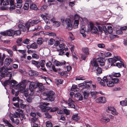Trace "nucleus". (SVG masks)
<instances>
[{
    "label": "nucleus",
    "instance_id": "64",
    "mask_svg": "<svg viewBox=\"0 0 127 127\" xmlns=\"http://www.w3.org/2000/svg\"><path fill=\"white\" fill-rule=\"evenodd\" d=\"M69 35H70V39L72 40H73L74 39V38L73 36V34L71 32H69Z\"/></svg>",
    "mask_w": 127,
    "mask_h": 127
},
{
    "label": "nucleus",
    "instance_id": "7",
    "mask_svg": "<svg viewBox=\"0 0 127 127\" xmlns=\"http://www.w3.org/2000/svg\"><path fill=\"white\" fill-rule=\"evenodd\" d=\"M40 22V21L39 20H29L25 24V26L28 31H29V28L30 27L33 26L34 25L38 24Z\"/></svg>",
    "mask_w": 127,
    "mask_h": 127
},
{
    "label": "nucleus",
    "instance_id": "15",
    "mask_svg": "<svg viewBox=\"0 0 127 127\" xmlns=\"http://www.w3.org/2000/svg\"><path fill=\"white\" fill-rule=\"evenodd\" d=\"M65 63L66 62L65 61H64L63 62H60L59 61L55 60L54 62V64L57 66L64 65L65 64Z\"/></svg>",
    "mask_w": 127,
    "mask_h": 127
},
{
    "label": "nucleus",
    "instance_id": "39",
    "mask_svg": "<svg viewBox=\"0 0 127 127\" xmlns=\"http://www.w3.org/2000/svg\"><path fill=\"white\" fill-rule=\"evenodd\" d=\"M59 47L60 48H61L59 49L60 51L61 52H63V51H64V45L63 44H59Z\"/></svg>",
    "mask_w": 127,
    "mask_h": 127
},
{
    "label": "nucleus",
    "instance_id": "52",
    "mask_svg": "<svg viewBox=\"0 0 127 127\" xmlns=\"http://www.w3.org/2000/svg\"><path fill=\"white\" fill-rule=\"evenodd\" d=\"M32 98L31 95H29L28 97L26 98L27 101L28 102H30L32 101Z\"/></svg>",
    "mask_w": 127,
    "mask_h": 127
},
{
    "label": "nucleus",
    "instance_id": "55",
    "mask_svg": "<svg viewBox=\"0 0 127 127\" xmlns=\"http://www.w3.org/2000/svg\"><path fill=\"white\" fill-rule=\"evenodd\" d=\"M30 40L29 39H26L23 41V43L25 44H28L29 43Z\"/></svg>",
    "mask_w": 127,
    "mask_h": 127
},
{
    "label": "nucleus",
    "instance_id": "17",
    "mask_svg": "<svg viewBox=\"0 0 127 127\" xmlns=\"http://www.w3.org/2000/svg\"><path fill=\"white\" fill-rule=\"evenodd\" d=\"M30 8L31 9L34 10H37L38 9L36 5L33 3H30Z\"/></svg>",
    "mask_w": 127,
    "mask_h": 127
},
{
    "label": "nucleus",
    "instance_id": "18",
    "mask_svg": "<svg viewBox=\"0 0 127 127\" xmlns=\"http://www.w3.org/2000/svg\"><path fill=\"white\" fill-rule=\"evenodd\" d=\"M11 75L10 74V77H9V79L6 80L3 82V85L4 86H6L7 85H9L10 84V80H9L11 79Z\"/></svg>",
    "mask_w": 127,
    "mask_h": 127
},
{
    "label": "nucleus",
    "instance_id": "63",
    "mask_svg": "<svg viewBox=\"0 0 127 127\" xmlns=\"http://www.w3.org/2000/svg\"><path fill=\"white\" fill-rule=\"evenodd\" d=\"M77 85H76L75 84L73 85L71 89V90L72 91H73L74 90L76 89V88H77Z\"/></svg>",
    "mask_w": 127,
    "mask_h": 127
},
{
    "label": "nucleus",
    "instance_id": "33",
    "mask_svg": "<svg viewBox=\"0 0 127 127\" xmlns=\"http://www.w3.org/2000/svg\"><path fill=\"white\" fill-rule=\"evenodd\" d=\"M22 38L18 39L16 41L17 45L19 46H21L22 44Z\"/></svg>",
    "mask_w": 127,
    "mask_h": 127
},
{
    "label": "nucleus",
    "instance_id": "16",
    "mask_svg": "<svg viewBox=\"0 0 127 127\" xmlns=\"http://www.w3.org/2000/svg\"><path fill=\"white\" fill-rule=\"evenodd\" d=\"M120 63H116V66L119 68H121L122 66L125 68L126 66L125 65L124 63L121 61H120Z\"/></svg>",
    "mask_w": 127,
    "mask_h": 127
},
{
    "label": "nucleus",
    "instance_id": "58",
    "mask_svg": "<svg viewBox=\"0 0 127 127\" xmlns=\"http://www.w3.org/2000/svg\"><path fill=\"white\" fill-rule=\"evenodd\" d=\"M105 57H109L111 56V53L107 52H106L104 54Z\"/></svg>",
    "mask_w": 127,
    "mask_h": 127
},
{
    "label": "nucleus",
    "instance_id": "45",
    "mask_svg": "<svg viewBox=\"0 0 127 127\" xmlns=\"http://www.w3.org/2000/svg\"><path fill=\"white\" fill-rule=\"evenodd\" d=\"M90 94L93 98L95 99L96 98V95L95 93L94 92L91 91L90 92Z\"/></svg>",
    "mask_w": 127,
    "mask_h": 127
},
{
    "label": "nucleus",
    "instance_id": "35",
    "mask_svg": "<svg viewBox=\"0 0 127 127\" xmlns=\"http://www.w3.org/2000/svg\"><path fill=\"white\" fill-rule=\"evenodd\" d=\"M80 33H84L86 32V29L85 26L84 25H82L81 27Z\"/></svg>",
    "mask_w": 127,
    "mask_h": 127
},
{
    "label": "nucleus",
    "instance_id": "25",
    "mask_svg": "<svg viewBox=\"0 0 127 127\" xmlns=\"http://www.w3.org/2000/svg\"><path fill=\"white\" fill-rule=\"evenodd\" d=\"M10 119L12 123H14L17 125L19 124L20 122L19 119H16L15 120L12 117H10Z\"/></svg>",
    "mask_w": 127,
    "mask_h": 127
},
{
    "label": "nucleus",
    "instance_id": "14",
    "mask_svg": "<svg viewBox=\"0 0 127 127\" xmlns=\"http://www.w3.org/2000/svg\"><path fill=\"white\" fill-rule=\"evenodd\" d=\"M75 96L77 98L78 101L82 100L84 99L83 95L79 93H76L75 95Z\"/></svg>",
    "mask_w": 127,
    "mask_h": 127
},
{
    "label": "nucleus",
    "instance_id": "2",
    "mask_svg": "<svg viewBox=\"0 0 127 127\" xmlns=\"http://www.w3.org/2000/svg\"><path fill=\"white\" fill-rule=\"evenodd\" d=\"M54 92L52 91L44 92L43 93V95L47 97L45 100L48 102H52L54 101L55 97L54 96Z\"/></svg>",
    "mask_w": 127,
    "mask_h": 127
},
{
    "label": "nucleus",
    "instance_id": "1",
    "mask_svg": "<svg viewBox=\"0 0 127 127\" xmlns=\"http://www.w3.org/2000/svg\"><path fill=\"white\" fill-rule=\"evenodd\" d=\"M37 88H38L39 91L42 92L44 89L42 84L40 83H36L35 82H31L29 85V89L33 95V94L34 90Z\"/></svg>",
    "mask_w": 127,
    "mask_h": 127
},
{
    "label": "nucleus",
    "instance_id": "40",
    "mask_svg": "<svg viewBox=\"0 0 127 127\" xmlns=\"http://www.w3.org/2000/svg\"><path fill=\"white\" fill-rule=\"evenodd\" d=\"M21 32L19 30H18L16 31H14L13 32L14 35H19L21 34Z\"/></svg>",
    "mask_w": 127,
    "mask_h": 127
},
{
    "label": "nucleus",
    "instance_id": "59",
    "mask_svg": "<svg viewBox=\"0 0 127 127\" xmlns=\"http://www.w3.org/2000/svg\"><path fill=\"white\" fill-rule=\"evenodd\" d=\"M32 58H34L38 59L39 58L38 56L36 54L33 53L32 55Z\"/></svg>",
    "mask_w": 127,
    "mask_h": 127
},
{
    "label": "nucleus",
    "instance_id": "4",
    "mask_svg": "<svg viewBox=\"0 0 127 127\" xmlns=\"http://www.w3.org/2000/svg\"><path fill=\"white\" fill-rule=\"evenodd\" d=\"M12 69V67H5L4 66L0 68V73L1 72L0 74V80L3 78L9 77V73H7V72L8 70H11Z\"/></svg>",
    "mask_w": 127,
    "mask_h": 127
},
{
    "label": "nucleus",
    "instance_id": "43",
    "mask_svg": "<svg viewBox=\"0 0 127 127\" xmlns=\"http://www.w3.org/2000/svg\"><path fill=\"white\" fill-rule=\"evenodd\" d=\"M14 117V118H17L18 117H20V113L17 112H15L13 115Z\"/></svg>",
    "mask_w": 127,
    "mask_h": 127
},
{
    "label": "nucleus",
    "instance_id": "36",
    "mask_svg": "<svg viewBox=\"0 0 127 127\" xmlns=\"http://www.w3.org/2000/svg\"><path fill=\"white\" fill-rule=\"evenodd\" d=\"M38 72L35 71H32L31 73H30V75L31 76H36L38 75Z\"/></svg>",
    "mask_w": 127,
    "mask_h": 127
},
{
    "label": "nucleus",
    "instance_id": "54",
    "mask_svg": "<svg viewBox=\"0 0 127 127\" xmlns=\"http://www.w3.org/2000/svg\"><path fill=\"white\" fill-rule=\"evenodd\" d=\"M88 55L85 54H82L81 55V58L83 60H85L86 58L87 57Z\"/></svg>",
    "mask_w": 127,
    "mask_h": 127
},
{
    "label": "nucleus",
    "instance_id": "56",
    "mask_svg": "<svg viewBox=\"0 0 127 127\" xmlns=\"http://www.w3.org/2000/svg\"><path fill=\"white\" fill-rule=\"evenodd\" d=\"M42 15V18L44 19L46 23L47 24L48 23V22L49 21V20L47 19L45 15Z\"/></svg>",
    "mask_w": 127,
    "mask_h": 127
},
{
    "label": "nucleus",
    "instance_id": "30",
    "mask_svg": "<svg viewBox=\"0 0 127 127\" xmlns=\"http://www.w3.org/2000/svg\"><path fill=\"white\" fill-rule=\"evenodd\" d=\"M32 63L36 66L38 68H40V65L39 64L38 62L33 60L32 61Z\"/></svg>",
    "mask_w": 127,
    "mask_h": 127
},
{
    "label": "nucleus",
    "instance_id": "27",
    "mask_svg": "<svg viewBox=\"0 0 127 127\" xmlns=\"http://www.w3.org/2000/svg\"><path fill=\"white\" fill-rule=\"evenodd\" d=\"M95 69L97 71V72H96V75L97 76H98L99 74H100L102 73V71L101 68L98 66L96 68H95Z\"/></svg>",
    "mask_w": 127,
    "mask_h": 127
},
{
    "label": "nucleus",
    "instance_id": "21",
    "mask_svg": "<svg viewBox=\"0 0 127 127\" xmlns=\"http://www.w3.org/2000/svg\"><path fill=\"white\" fill-rule=\"evenodd\" d=\"M18 28L21 31L25 32L26 31V29L25 26L21 24H20L18 25Z\"/></svg>",
    "mask_w": 127,
    "mask_h": 127
},
{
    "label": "nucleus",
    "instance_id": "37",
    "mask_svg": "<svg viewBox=\"0 0 127 127\" xmlns=\"http://www.w3.org/2000/svg\"><path fill=\"white\" fill-rule=\"evenodd\" d=\"M29 3L28 2H25L24 4L23 8L25 10H27L29 8Z\"/></svg>",
    "mask_w": 127,
    "mask_h": 127
},
{
    "label": "nucleus",
    "instance_id": "42",
    "mask_svg": "<svg viewBox=\"0 0 127 127\" xmlns=\"http://www.w3.org/2000/svg\"><path fill=\"white\" fill-rule=\"evenodd\" d=\"M31 48L33 49H36L37 48L38 46L36 43H33L31 45Z\"/></svg>",
    "mask_w": 127,
    "mask_h": 127
},
{
    "label": "nucleus",
    "instance_id": "9",
    "mask_svg": "<svg viewBox=\"0 0 127 127\" xmlns=\"http://www.w3.org/2000/svg\"><path fill=\"white\" fill-rule=\"evenodd\" d=\"M67 27L66 28L69 30H71L72 28V24L70 19L67 18L65 20Z\"/></svg>",
    "mask_w": 127,
    "mask_h": 127
},
{
    "label": "nucleus",
    "instance_id": "3",
    "mask_svg": "<svg viewBox=\"0 0 127 127\" xmlns=\"http://www.w3.org/2000/svg\"><path fill=\"white\" fill-rule=\"evenodd\" d=\"M104 59L103 58L100 57L96 59L95 58L93 59V60L91 61V65L93 67H95V68L98 66L97 62H98L100 65L101 66H104L105 64V63L103 61Z\"/></svg>",
    "mask_w": 127,
    "mask_h": 127
},
{
    "label": "nucleus",
    "instance_id": "57",
    "mask_svg": "<svg viewBox=\"0 0 127 127\" xmlns=\"http://www.w3.org/2000/svg\"><path fill=\"white\" fill-rule=\"evenodd\" d=\"M45 115L46 116V117L48 118H51L52 116L50 115L48 112H46L44 113Z\"/></svg>",
    "mask_w": 127,
    "mask_h": 127
},
{
    "label": "nucleus",
    "instance_id": "32",
    "mask_svg": "<svg viewBox=\"0 0 127 127\" xmlns=\"http://www.w3.org/2000/svg\"><path fill=\"white\" fill-rule=\"evenodd\" d=\"M107 85V86L109 87H112L114 86V83L112 81H108L106 83Z\"/></svg>",
    "mask_w": 127,
    "mask_h": 127
},
{
    "label": "nucleus",
    "instance_id": "47",
    "mask_svg": "<svg viewBox=\"0 0 127 127\" xmlns=\"http://www.w3.org/2000/svg\"><path fill=\"white\" fill-rule=\"evenodd\" d=\"M113 31V29L111 26H108L107 27V32L109 33H111Z\"/></svg>",
    "mask_w": 127,
    "mask_h": 127
},
{
    "label": "nucleus",
    "instance_id": "26",
    "mask_svg": "<svg viewBox=\"0 0 127 127\" xmlns=\"http://www.w3.org/2000/svg\"><path fill=\"white\" fill-rule=\"evenodd\" d=\"M45 64V62L44 60H41L39 62V64L40 67L42 68L44 67Z\"/></svg>",
    "mask_w": 127,
    "mask_h": 127
},
{
    "label": "nucleus",
    "instance_id": "19",
    "mask_svg": "<svg viewBox=\"0 0 127 127\" xmlns=\"http://www.w3.org/2000/svg\"><path fill=\"white\" fill-rule=\"evenodd\" d=\"M13 60L10 58H7L5 59L4 64L6 65H8Z\"/></svg>",
    "mask_w": 127,
    "mask_h": 127
},
{
    "label": "nucleus",
    "instance_id": "6",
    "mask_svg": "<svg viewBox=\"0 0 127 127\" xmlns=\"http://www.w3.org/2000/svg\"><path fill=\"white\" fill-rule=\"evenodd\" d=\"M51 103L50 102L48 103L45 102L44 103H41L39 106V107L41 109L42 112H46L50 110L52 107L48 106V105Z\"/></svg>",
    "mask_w": 127,
    "mask_h": 127
},
{
    "label": "nucleus",
    "instance_id": "12",
    "mask_svg": "<svg viewBox=\"0 0 127 127\" xmlns=\"http://www.w3.org/2000/svg\"><path fill=\"white\" fill-rule=\"evenodd\" d=\"M108 109L109 110L111 111V113L114 115H117L118 114V113L117 112L116 109L113 107H108Z\"/></svg>",
    "mask_w": 127,
    "mask_h": 127
},
{
    "label": "nucleus",
    "instance_id": "53",
    "mask_svg": "<svg viewBox=\"0 0 127 127\" xmlns=\"http://www.w3.org/2000/svg\"><path fill=\"white\" fill-rule=\"evenodd\" d=\"M85 89H86L87 90L90 89V85L87 83L85 82Z\"/></svg>",
    "mask_w": 127,
    "mask_h": 127
},
{
    "label": "nucleus",
    "instance_id": "13",
    "mask_svg": "<svg viewBox=\"0 0 127 127\" xmlns=\"http://www.w3.org/2000/svg\"><path fill=\"white\" fill-rule=\"evenodd\" d=\"M83 94L84 96V99L87 100L88 99V97L90 93L85 91H83Z\"/></svg>",
    "mask_w": 127,
    "mask_h": 127
},
{
    "label": "nucleus",
    "instance_id": "61",
    "mask_svg": "<svg viewBox=\"0 0 127 127\" xmlns=\"http://www.w3.org/2000/svg\"><path fill=\"white\" fill-rule=\"evenodd\" d=\"M38 118L36 117H33L31 119V121L33 123H34L36 121H37Z\"/></svg>",
    "mask_w": 127,
    "mask_h": 127
},
{
    "label": "nucleus",
    "instance_id": "20",
    "mask_svg": "<svg viewBox=\"0 0 127 127\" xmlns=\"http://www.w3.org/2000/svg\"><path fill=\"white\" fill-rule=\"evenodd\" d=\"M7 35L10 36H12L14 35V30L10 29L6 31Z\"/></svg>",
    "mask_w": 127,
    "mask_h": 127
},
{
    "label": "nucleus",
    "instance_id": "60",
    "mask_svg": "<svg viewBox=\"0 0 127 127\" xmlns=\"http://www.w3.org/2000/svg\"><path fill=\"white\" fill-rule=\"evenodd\" d=\"M73 102H69L68 103V104L69 106H70V107L72 108H74L75 107V105L73 104Z\"/></svg>",
    "mask_w": 127,
    "mask_h": 127
},
{
    "label": "nucleus",
    "instance_id": "23",
    "mask_svg": "<svg viewBox=\"0 0 127 127\" xmlns=\"http://www.w3.org/2000/svg\"><path fill=\"white\" fill-rule=\"evenodd\" d=\"M84 82L82 83H80L78 84V87L80 89H81V91L82 92H83V89H85V83Z\"/></svg>",
    "mask_w": 127,
    "mask_h": 127
},
{
    "label": "nucleus",
    "instance_id": "51",
    "mask_svg": "<svg viewBox=\"0 0 127 127\" xmlns=\"http://www.w3.org/2000/svg\"><path fill=\"white\" fill-rule=\"evenodd\" d=\"M50 110V112H54L57 110H58L59 109V108L58 107H54L52 108Z\"/></svg>",
    "mask_w": 127,
    "mask_h": 127
},
{
    "label": "nucleus",
    "instance_id": "31",
    "mask_svg": "<svg viewBox=\"0 0 127 127\" xmlns=\"http://www.w3.org/2000/svg\"><path fill=\"white\" fill-rule=\"evenodd\" d=\"M58 73L60 75L65 77H67L68 76L67 73V71H64L62 72L59 71Z\"/></svg>",
    "mask_w": 127,
    "mask_h": 127
},
{
    "label": "nucleus",
    "instance_id": "50",
    "mask_svg": "<svg viewBox=\"0 0 127 127\" xmlns=\"http://www.w3.org/2000/svg\"><path fill=\"white\" fill-rule=\"evenodd\" d=\"M118 35H113L111 34L110 36V39L112 40L114 39L115 38L118 37Z\"/></svg>",
    "mask_w": 127,
    "mask_h": 127
},
{
    "label": "nucleus",
    "instance_id": "44",
    "mask_svg": "<svg viewBox=\"0 0 127 127\" xmlns=\"http://www.w3.org/2000/svg\"><path fill=\"white\" fill-rule=\"evenodd\" d=\"M53 23H54V26L56 27H57L60 25V23L59 22L55 21Z\"/></svg>",
    "mask_w": 127,
    "mask_h": 127
},
{
    "label": "nucleus",
    "instance_id": "48",
    "mask_svg": "<svg viewBox=\"0 0 127 127\" xmlns=\"http://www.w3.org/2000/svg\"><path fill=\"white\" fill-rule=\"evenodd\" d=\"M17 83L18 82L14 80H10V84L11 86L13 87L14 85H13L12 84L13 83L14 84H17Z\"/></svg>",
    "mask_w": 127,
    "mask_h": 127
},
{
    "label": "nucleus",
    "instance_id": "49",
    "mask_svg": "<svg viewBox=\"0 0 127 127\" xmlns=\"http://www.w3.org/2000/svg\"><path fill=\"white\" fill-rule=\"evenodd\" d=\"M55 42V40L51 38L48 41L49 44L52 45Z\"/></svg>",
    "mask_w": 127,
    "mask_h": 127
},
{
    "label": "nucleus",
    "instance_id": "28",
    "mask_svg": "<svg viewBox=\"0 0 127 127\" xmlns=\"http://www.w3.org/2000/svg\"><path fill=\"white\" fill-rule=\"evenodd\" d=\"M121 105L123 106H127V98L125 100H122L120 102Z\"/></svg>",
    "mask_w": 127,
    "mask_h": 127
},
{
    "label": "nucleus",
    "instance_id": "10",
    "mask_svg": "<svg viewBox=\"0 0 127 127\" xmlns=\"http://www.w3.org/2000/svg\"><path fill=\"white\" fill-rule=\"evenodd\" d=\"M120 59V58L118 56H114L113 58H109L108 59L107 61L112 65L117 61H119Z\"/></svg>",
    "mask_w": 127,
    "mask_h": 127
},
{
    "label": "nucleus",
    "instance_id": "24",
    "mask_svg": "<svg viewBox=\"0 0 127 127\" xmlns=\"http://www.w3.org/2000/svg\"><path fill=\"white\" fill-rule=\"evenodd\" d=\"M82 50L85 54L88 55L89 54V50L88 48L87 47L83 48Z\"/></svg>",
    "mask_w": 127,
    "mask_h": 127
},
{
    "label": "nucleus",
    "instance_id": "38",
    "mask_svg": "<svg viewBox=\"0 0 127 127\" xmlns=\"http://www.w3.org/2000/svg\"><path fill=\"white\" fill-rule=\"evenodd\" d=\"M112 82L114 84H116L118 83L119 81V79L117 78H113L112 79Z\"/></svg>",
    "mask_w": 127,
    "mask_h": 127
},
{
    "label": "nucleus",
    "instance_id": "41",
    "mask_svg": "<svg viewBox=\"0 0 127 127\" xmlns=\"http://www.w3.org/2000/svg\"><path fill=\"white\" fill-rule=\"evenodd\" d=\"M46 125L47 127H52V124L50 121H48L46 123Z\"/></svg>",
    "mask_w": 127,
    "mask_h": 127
},
{
    "label": "nucleus",
    "instance_id": "29",
    "mask_svg": "<svg viewBox=\"0 0 127 127\" xmlns=\"http://www.w3.org/2000/svg\"><path fill=\"white\" fill-rule=\"evenodd\" d=\"M111 76V77H113H113H120L121 76V74H120V73H113V74H111V75H110Z\"/></svg>",
    "mask_w": 127,
    "mask_h": 127
},
{
    "label": "nucleus",
    "instance_id": "5",
    "mask_svg": "<svg viewBox=\"0 0 127 127\" xmlns=\"http://www.w3.org/2000/svg\"><path fill=\"white\" fill-rule=\"evenodd\" d=\"M89 26L90 27L89 28L91 31V33H92L96 34L97 33V32L98 31H100L101 32L102 31L103 28V26L102 25L98 26L97 27L98 29V30L92 23H90Z\"/></svg>",
    "mask_w": 127,
    "mask_h": 127
},
{
    "label": "nucleus",
    "instance_id": "62",
    "mask_svg": "<svg viewBox=\"0 0 127 127\" xmlns=\"http://www.w3.org/2000/svg\"><path fill=\"white\" fill-rule=\"evenodd\" d=\"M98 46L99 48H103L104 47L105 45L103 44H98L97 45Z\"/></svg>",
    "mask_w": 127,
    "mask_h": 127
},
{
    "label": "nucleus",
    "instance_id": "22",
    "mask_svg": "<svg viewBox=\"0 0 127 127\" xmlns=\"http://www.w3.org/2000/svg\"><path fill=\"white\" fill-rule=\"evenodd\" d=\"M72 119L75 121H78L80 119V117L78 116V114H73L72 117Z\"/></svg>",
    "mask_w": 127,
    "mask_h": 127
},
{
    "label": "nucleus",
    "instance_id": "8",
    "mask_svg": "<svg viewBox=\"0 0 127 127\" xmlns=\"http://www.w3.org/2000/svg\"><path fill=\"white\" fill-rule=\"evenodd\" d=\"M14 0H5L3 2L2 5H9L10 3V8H11V7H13L12 8L14 9L15 7L14 6Z\"/></svg>",
    "mask_w": 127,
    "mask_h": 127
},
{
    "label": "nucleus",
    "instance_id": "34",
    "mask_svg": "<svg viewBox=\"0 0 127 127\" xmlns=\"http://www.w3.org/2000/svg\"><path fill=\"white\" fill-rule=\"evenodd\" d=\"M101 121L105 123L109 122L110 121V119L106 117L103 118L101 119Z\"/></svg>",
    "mask_w": 127,
    "mask_h": 127
},
{
    "label": "nucleus",
    "instance_id": "46",
    "mask_svg": "<svg viewBox=\"0 0 127 127\" xmlns=\"http://www.w3.org/2000/svg\"><path fill=\"white\" fill-rule=\"evenodd\" d=\"M63 111L64 113L67 115H68L70 114V112L69 110H67L66 108H64Z\"/></svg>",
    "mask_w": 127,
    "mask_h": 127
},
{
    "label": "nucleus",
    "instance_id": "11",
    "mask_svg": "<svg viewBox=\"0 0 127 127\" xmlns=\"http://www.w3.org/2000/svg\"><path fill=\"white\" fill-rule=\"evenodd\" d=\"M96 101L97 103H104L106 101V98L104 97H99L97 99Z\"/></svg>",
    "mask_w": 127,
    "mask_h": 127
}]
</instances>
